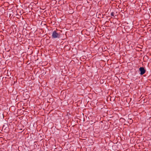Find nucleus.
I'll list each match as a JSON object with an SVG mask.
<instances>
[{
    "label": "nucleus",
    "instance_id": "f257e3e1",
    "mask_svg": "<svg viewBox=\"0 0 151 151\" xmlns=\"http://www.w3.org/2000/svg\"><path fill=\"white\" fill-rule=\"evenodd\" d=\"M52 36L53 38H58L60 37V34L55 31H54L52 32Z\"/></svg>",
    "mask_w": 151,
    "mask_h": 151
},
{
    "label": "nucleus",
    "instance_id": "f03ea898",
    "mask_svg": "<svg viewBox=\"0 0 151 151\" xmlns=\"http://www.w3.org/2000/svg\"><path fill=\"white\" fill-rule=\"evenodd\" d=\"M139 70L140 72V74L141 75H143L145 72V70L143 67H140L139 68Z\"/></svg>",
    "mask_w": 151,
    "mask_h": 151
},
{
    "label": "nucleus",
    "instance_id": "7ed1b4c3",
    "mask_svg": "<svg viewBox=\"0 0 151 151\" xmlns=\"http://www.w3.org/2000/svg\"><path fill=\"white\" fill-rule=\"evenodd\" d=\"M111 15L112 16H114V15H113V14L112 13H111Z\"/></svg>",
    "mask_w": 151,
    "mask_h": 151
}]
</instances>
